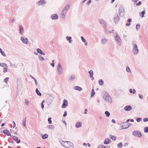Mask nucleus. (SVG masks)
I'll use <instances>...</instances> for the list:
<instances>
[{
    "label": "nucleus",
    "mask_w": 148,
    "mask_h": 148,
    "mask_svg": "<svg viewBox=\"0 0 148 148\" xmlns=\"http://www.w3.org/2000/svg\"><path fill=\"white\" fill-rule=\"evenodd\" d=\"M70 8V5H67L64 7L61 11L60 14L61 18L64 20H65L66 19V13Z\"/></svg>",
    "instance_id": "1"
},
{
    "label": "nucleus",
    "mask_w": 148,
    "mask_h": 148,
    "mask_svg": "<svg viewBox=\"0 0 148 148\" xmlns=\"http://www.w3.org/2000/svg\"><path fill=\"white\" fill-rule=\"evenodd\" d=\"M102 97L104 100L107 102L111 103L112 102V99L109 95L105 91H103L102 92Z\"/></svg>",
    "instance_id": "2"
},
{
    "label": "nucleus",
    "mask_w": 148,
    "mask_h": 148,
    "mask_svg": "<svg viewBox=\"0 0 148 148\" xmlns=\"http://www.w3.org/2000/svg\"><path fill=\"white\" fill-rule=\"evenodd\" d=\"M61 145L66 148H73V143L69 141H62L60 142Z\"/></svg>",
    "instance_id": "3"
},
{
    "label": "nucleus",
    "mask_w": 148,
    "mask_h": 148,
    "mask_svg": "<svg viewBox=\"0 0 148 148\" xmlns=\"http://www.w3.org/2000/svg\"><path fill=\"white\" fill-rule=\"evenodd\" d=\"M113 36L117 45L119 46H121L122 45V40L116 32H115Z\"/></svg>",
    "instance_id": "4"
},
{
    "label": "nucleus",
    "mask_w": 148,
    "mask_h": 148,
    "mask_svg": "<svg viewBox=\"0 0 148 148\" xmlns=\"http://www.w3.org/2000/svg\"><path fill=\"white\" fill-rule=\"evenodd\" d=\"M119 124L122 125L121 129L127 128L129 127L130 125H131L130 123L125 122L121 123Z\"/></svg>",
    "instance_id": "5"
},
{
    "label": "nucleus",
    "mask_w": 148,
    "mask_h": 148,
    "mask_svg": "<svg viewBox=\"0 0 148 148\" xmlns=\"http://www.w3.org/2000/svg\"><path fill=\"white\" fill-rule=\"evenodd\" d=\"M132 52L135 55L137 54L138 53L139 50L138 49L137 45L136 44H134L133 45Z\"/></svg>",
    "instance_id": "6"
},
{
    "label": "nucleus",
    "mask_w": 148,
    "mask_h": 148,
    "mask_svg": "<svg viewBox=\"0 0 148 148\" xmlns=\"http://www.w3.org/2000/svg\"><path fill=\"white\" fill-rule=\"evenodd\" d=\"M57 71L59 75H61L63 73V68L60 63H59L58 65Z\"/></svg>",
    "instance_id": "7"
},
{
    "label": "nucleus",
    "mask_w": 148,
    "mask_h": 148,
    "mask_svg": "<svg viewBox=\"0 0 148 148\" xmlns=\"http://www.w3.org/2000/svg\"><path fill=\"white\" fill-rule=\"evenodd\" d=\"M53 99V97L52 96H49L46 100L47 103L49 105L52 102Z\"/></svg>",
    "instance_id": "8"
},
{
    "label": "nucleus",
    "mask_w": 148,
    "mask_h": 148,
    "mask_svg": "<svg viewBox=\"0 0 148 148\" xmlns=\"http://www.w3.org/2000/svg\"><path fill=\"white\" fill-rule=\"evenodd\" d=\"M98 21L100 24L102 25L104 28L105 29V31H106V27H105L106 25V21L103 19H99Z\"/></svg>",
    "instance_id": "9"
},
{
    "label": "nucleus",
    "mask_w": 148,
    "mask_h": 148,
    "mask_svg": "<svg viewBox=\"0 0 148 148\" xmlns=\"http://www.w3.org/2000/svg\"><path fill=\"white\" fill-rule=\"evenodd\" d=\"M132 134L134 136H137L138 137H140L141 136V133L138 131H133L132 132Z\"/></svg>",
    "instance_id": "10"
},
{
    "label": "nucleus",
    "mask_w": 148,
    "mask_h": 148,
    "mask_svg": "<svg viewBox=\"0 0 148 148\" xmlns=\"http://www.w3.org/2000/svg\"><path fill=\"white\" fill-rule=\"evenodd\" d=\"M119 11V15L121 16H123L125 14V10L124 8L123 7H120Z\"/></svg>",
    "instance_id": "11"
},
{
    "label": "nucleus",
    "mask_w": 148,
    "mask_h": 148,
    "mask_svg": "<svg viewBox=\"0 0 148 148\" xmlns=\"http://www.w3.org/2000/svg\"><path fill=\"white\" fill-rule=\"evenodd\" d=\"M46 3V2L45 0H40L37 3V5L38 6H40L41 5H44Z\"/></svg>",
    "instance_id": "12"
},
{
    "label": "nucleus",
    "mask_w": 148,
    "mask_h": 148,
    "mask_svg": "<svg viewBox=\"0 0 148 148\" xmlns=\"http://www.w3.org/2000/svg\"><path fill=\"white\" fill-rule=\"evenodd\" d=\"M114 23L116 24H117L119 21V17L118 14H117L114 18Z\"/></svg>",
    "instance_id": "13"
},
{
    "label": "nucleus",
    "mask_w": 148,
    "mask_h": 148,
    "mask_svg": "<svg viewBox=\"0 0 148 148\" xmlns=\"http://www.w3.org/2000/svg\"><path fill=\"white\" fill-rule=\"evenodd\" d=\"M21 40L22 42L24 44H27L28 43V39L27 38H24L23 37H21Z\"/></svg>",
    "instance_id": "14"
},
{
    "label": "nucleus",
    "mask_w": 148,
    "mask_h": 148,
    "mask_svg": "<svg viewBox=\"0 0 148 148\" xmlns=\"http://www.w3.org/2000/svg\"><path fill=\"white\" fill-rule=\"evenodd\" d=\"M68 105V102L67 100L66 99L64 100L62 105V108H65Z\"/></svg>",
    "instance_id": "15"
},
{
    "label": "nucleus",
    "mask_w": 148,
    "mask_h": 148,
    "mask_svg": "<svg viewBox=\"0 0 148 148\" xmlns=\"http://www.w3.org/2000/svg\"><path fill=\"white\" fill-rule=\"evenodd\" d=\"M11 136V137L13 138V139L14 140L16 141V143H20V142H21L20 140H18V138L16 136H13V135H11V136Z\"/></svg>",
    "instance_id": "16"
},
{
    "label": "nucleus",
    "mask_w": 148,
    "mask_h": 148,
    "mask_svg": "<svg viewBox=\"0 0 148 148\" xmlns=\"http://www.w3.org/2000/svg\"><path fill=\"white\" fill-rule=\"evenodd\" d=\"M51 18L53 20L57 19L58 18V16L56 14H53L51 16Z\"/></svg>",
    "instance_id": "17"
},
{
    "label": "nucleus",
    "mask_w": 148,
    "mask_h": 148,
    "mask_svg": "<svg viewBox=\"0 0 148 148\" xmlns=\"http://www.w3.org/2000/svg\"><path fill=\"white\" fill-rule=\"evenodd\" d=\"M132 109V107L129 105H127L124 108V110L126 111H130Z\"/></svg>",
    "instance_id": "18"
},
{
    "label": "nucleus",
    "mask_w": 148,
    "mask_h": 148,
    "mask_svg": "<svg viewBox=\"0 0 148 148\" xmlns=\"http://www.w3.org/2000/svg\"><path fill=\"white\" fill-rule=\"evenodd\" d=\"M19 33L21 35L23 34L24 33V30L22 26L20 25L19 26Z\"/></svg>",
    "instance_id": "19"
},
{
    "label": "nucleus",
    "mask_w": 148,
    "mask_h": 148,
    "mask_svg": "<svg viewBox=\"0 0 148 148\" xmlns=\"http://www.w3.org/2000/svg\"><path fill=\"white\" fill-rule=\"evenodd\" d=\"M108 42L107 39L105 38L102 39L101 41V43L102 45H105Z\"/></svg>",
    "instance_id": "20"
},
{
    "label": "nucleus",
    "mask_w": 148,
    "mask_h": 148,
    "mask_svg": "<svg viewBox=\"0 0 148 148\" xmlns=\"http://www.w3.org/2000/svg\"><path fill=\"white\" fill-rule=\"evenodd\" d=\"M82 123L81 122H77L75 125V127L77 128H79L82 126Z\"/></svg>",
    "instance_id": "21"
},
{
    "label": "nucleus",
    "mask_w": 148,
    "mask_h": 148,
    "mask_svg": "<svg viewBox=\"0 0 148 148\" xmlns=\"http://www.w3.org/2000/svg\"><path fill=\"white\" fill-rule=\"evenodd\" d=\"M3 133L8 136H11V135L9 131L8 130H3Z\"/></svg>",
    "instance_id": "22"
},
{
    "label": "nucleus",
    "mask_w": 148,
    "mask_h": 148,
    "mask_svg": "<svg viewBox=\"0 0 148 148\" xmlns=\"http://www.w3.org/2000/svg\"><path fill=\"white\" fill-rule=\"evenodd\" d=\"M37 52L40 54H41V55H45V53L44 52H43L42 50L40 49H39V48H38L37 49Z\"/></svg>",
    "instance_id": "23"
},
{
    "label": "nucleus",
    "mask_w": 148,
    "mask_h": 148,
    "mask_svg": "<svg viewBox=\"0 0 148 148\" xmlns=\"http://www.w3.org/2000/svg\"><path fill=\"white\" fill-rule=\"evenodd\" d=\"M67 40L69 41V43H71L72 42V37L71 36H67L66 38Z\"/></svg>",
    "instance_id": "24"
},
{
    "label": "nucleus",
    "mask_w": 148,
    "mask_h": 148,
    "mask_svg": "<svg viewBox=\"0 0 148 148\" xmlns=\"http://www.w3.org/2000/svg\"><path fill=\"white\" fill-rule=\"evenodd\" d=\"M74 89L79 91H81L82 90V88L81 87L78 86H75L74 87Z\"/></svg>",
    "instance_id": "25"
},
{
    "label": "nucleus",
    "mask_w": 148,
    "mask_h": 148,
    "mask_svg": "<svg viewBox=\"0 0 148 148\" xmlns=\"http://www.w3.org/2000/svg\"><path fill=\"white\" fill-rule=\"evenodd\" d=\"M75 79V75H72L69 78V80L70 81H73Z\"/></svg>",
    "instance_id": "26"
},
{
    "label": "nucleus",
    "mask_w": 148,
    "mask_h": 148,
    "mask_svg": "<svg viewBox=\"0 0 148 148\" xmlns=\"http://www.w3.org/2000/svg\"><path fill=\"white\" fill-rule=\"evenodd\" d=\"M110 141V140L108 138L105 139L104 143L105 144H108L109 143Z\"/></svg>",
    "instance_id": "27"
},
{
    "label": "nucleus",
    "mask_w": 148,
    "mask_h": 148,
    "mask_svg": "<svg viewBox=\"0 0 148 148\" xmlns=\"http://www.w3.org/2000/svg\"><path fill=\"white\" fill-rule=\"evenodd\" d=\"M26 117L25 118V119H24L23 120V122H22V124L23 125V126L25 127H26Z\"/></svg>",
    "instance_id": "28"
},
{
    "label": "nucleus",
    "mask_w": 148,
    "mask_h": 148,
    "mask_svg": "<svg viewBox=\"0 0 148 148\" xmlns=\"http://www.w3.org/2000/svg\"><path fill=\"white\" fill-rule=\"evenodd\" d=\"M145 10H144L142 12L140 13V16L143 18L144 16V14H145Z\"/></svg>",
    "instance_id": "29"
},
{
    "label": "nucleus",
    "mask_w": 148,
    "mask_h": 148,
    "mask_svg": "<svg viewBox=\"0 0 148 148\" xmlns=\"http://www.w3.org/2000/svg\"><path fill=\"white\" fill-rule=\"evenodd\" d=\"M36 92L37 94L39 96H41V93L38 90V88H36Z\"/></svg>",
    "instance_id": "30"
},
{
    "label": "nucleus",
    "mask_w": 148,
    "mask_h": 148,
    "mask_svg": "<svg viewBox=\"0 0 148 148\" xmlns=\"http://www.w3.org/2000/svg\"><path fill=\"white\" fill-rule=\"evenodd\" d=\"M48 135L47 134H45L42 136V138L43 139H45L47 138L48 137Z\"/></svg>",
    "instance_id": "31"
},
{
    "label": "nucleus",
    "mask_w": 148,
    "mask_h": 148,
    "mask_svg": "<svg viewBox=\"0 0 148 148\" xmlns=\"http://www.w3.org/2000/svg\"><path fill=\"white\" fill-rule=\"evenodd\" d=\"M95 94V92H94V90L93 89H92L91 90V93L90 95V97H93Z\"/></svg>",
    "instance_id": "32"
},
{
    "label": "nucleus",
    "mask_w": 148,
    "mask_h": 148,
    "mask_svg": "<svg viewBox=\"0 0 148 148\" xmlns=\"http://www.w3.org/2000/svg\"><path fill=\"white\" fill-rule=\"evenodd\" d=\"M99 85H103V82L102 80L100 79L99 81Z\"/></svg>",
    "instance_id": "33"
},
{
    "label": "nucleus",
    "mask_w": 148,
    "mask_h": 148,
    "mask_svg": "<svg viewBox=\"0 0 148 148\" xmlns=\"http://www.w3.org/2000/svg\"><path fill=\"white\" fill-rule=\"evenodd\" d=\"M89 73L90 74V77H92L93 76V72L92 70H90V71H89Z\"/></svg>",
    "instance_id": "34"
},
{
    "label": "nucleus",
    "mask_w": 148,
    "mask_h": 148,
    "mask_svg": "<svg viewBox=\"0 0 148 148\" xmlns=\"http://www.w3.org/2000/svg\"><path fill=\"white\" fill-rule=\"evenodd\" d=\"M105 114L107 117H109L110 116V112L108 111H106L105 112Z\"/></svg>",
    "instance_id": "35"
},
{
    "label": "nucleus",
    "mask_w": 148,
    "mask_h": 148,
    "mask_svg": "<svg viewBox=\"0 0 148 148\" xmlns=\"http://www.w3.org/2000/svg\"><path fill=\"white\" fill-rule=\"evenodd\" d=\"M54 128V127L52 125H50L49 126V128L50 130H53Z\"/></svg>",
    "instance_id": "36"
},
{
    "label": "nucleus",
    "mask_w": 148,
    "mask_h": 148,
    "mask_svg": "<svg viewBox=\"0 0 148 148\" xmlns=\"http://www.w3.org/2000/svg\"><path fill=\"white\" fill-rule=\"evenodd\" d=\"M0 52L1 53V54L4 56H5L6 55L5 53L2 51L1 49L0 48Z\"/></svg>",
    "instance_id": "37"
},
{
    "label": "nucleus",
    "mask_w": 148,
    "mask_h": 148,
    "mask_svg": "<svg viewBox=\"0 0 148 148\" xmlns=\"http://www.w3.org/2000/svg\"><path fill=\"white\" fill-rule=\"evenodd\" d=\"M110 138L114 140H115L116 139V137L114 136H112L111 135L110 136Z\"/></svg>",
    "instance_id": "38"
},
{
    "label": "nucleus",
    "mask_w": 148,
    "mask_h": 148,
    "mask_svg": "<svg viewBox=\"0 0 148 148\" xmlns=\"http://www.w3.org/2000/svg\"><path fill=\"white\" fill-rule=\"evenodd\" d=\"M38 58L40 61H42L45 60V59L43 58L41 56H38Z\"/></svg>",
    "instance_id": "39"
},
{
    "label": "nucleus",
    "mask_w": 148,
    "mask_h": 148,
    "mask_svg": "<svg viewBox=\"0 0 148 148\" xmlns=\"http://www.w3.org/2000/svg\"><path fill=\"white\" fill-rule=\"evenodd\" d=\"M25 102L27 106H29V101L27 99H25Z\"/></svg>",
    "instance_id": "40"
},
{
    "label": "nucleus",
    "mask_w": 148,
    "mask_h": 148,
    "mask_svg": "<svg viewBox=\"0 0 148 148\" xmlns=\"http://www.w3.org/2000/svg\"><path fill=\"white\" fill-rule=\"evenodd\" d=\"M140 27V25L139 24H137L136 25V28L138 30L139 28Z\"/></svg>",
    "instance_id": "41"
},
{
    "label": "nucleus",
    "mask_w": 148,
    "mask_h": 148,
    "mask_svg": "<svg viewBox=\"0 0 148 148\" xmlns=\"http://www.w3.org/2000/svg\"><path fill=\"white\" fill-rule=\"evenodd\" d=\"M122 146V143H119L117 145V147L119 148H121Z\"/></svg>",
    "instance_id": "42"
},
{
    "label": "nucleus",
    "mask_w": 148,
    "mask_h": 148,
    "mask_svg": "<svg viewBox=\"0 0 148 148\" xmlns=\"http://www.w3.org/2000/svg\"><path fill=\"white\" fill-rule=\"evenodd\" d=\"M126 71L127 72H130V73H131V71H130V68L129 67H127L126 68Z\"/></svg>",
    "instance_id": "43"
},
{
    "label": "nucleus",
    "mask_w": 148,
    "mask_h": 148,
    "mask_svg": "<svg viewBox=\"0 0 148 148\" xmlns=\"http://www.w3.org/2000/svg\"><path fill=\"white\" fill-rule=\"evenodd\" d=\"M144 132L145 133L148 132V127L145 128Z\"/></svg>",
    "instance_id": "44"
},
{
    "label": "nucleus",
    "mask_w": 148,
    "mask_h": 148,
    "mask_svg": "<svg viewBox=\"0 0 148 148\" xmlns=\"http://www.w3.org/2000/svg\"><path fill=\"white\" fill-rule=\"evenodd\" d=\"M10 66L12 68H14L15 66V64H13L11 62H10Z\"/></svg>",
    "instance_id": "45"
},
{
    "label": "nucleus",
    "mask_w": 148,
    "mask_h": 148,
    "mask_svg": "<svg viewBox=\"0 0 148 148\" xmlns=\"http://www.w3.org/2000/svg\"><path fill=\"white\" fill-rule=\"evenodd\" d=\"M98 148H105V146L104 145H100L98 146Z\"/></svg>",
    "instance_id": "46"
},
{
    "label": "nucleus",
    "mask_w": 148,
    "mask_h": 148,
    "mask_svg": "<svg viewBox=\"0 0 148 148\" xmlns=\"http://www.w3.org/2000/svg\"><path fill=\"white\" fill-rule=\"evenodd\" d=\"M8 71V68H3V72L4 73H5L7 72Z\"/></svg>",
    "instance_id": "47"
},
{
    "label": "nucleus",
    "mask_w": 148,
    "mask_h": 148,
    "mask_svg": "<svg viewBox=\"0 0 148 148\" xmlns=\"http://www.w3.org/2000/svg\"><path fill=\"white\" fill-rule=\"evenodd\" d=\"M8 79L9 78L8 77H6L4 79V82L7 83L8 80Z\"/></svg>",
    "instance_id": "48"
},
{
    "label": "nucleus",
    "mask_w": 148,
    "mask_h": 148,
    "mask_svg": "<svg viewBox=\"0 0 148 148\" xmlns=\"http://www.w3.org/2000/svg\"><path fill=\"white\" fill-rule=\"evenodd\" d=\"M51 117H50L49 118H48V121L49 122V124H51V123H52V121H51Z\"/></svg>",
    "instance_id": "49"
},
{
    "label": "nucleus",
    "mask_w": 148,
    "mask_h": 148,
    "mask_svg": "<svg viewBox=\"0 0 148 148\" xmlns=\"http://www.w3.org/2000/svg\"><path fill=\"white\" fill-rule=\"evenodd\" d=\"M139 98L141 99H142L143 98V96L141 94H139L138 95Z\"/></svg>",
    "instance_id": "50"
},
{
    "label": "nucleus",
    "mask_w": 148,
    "mask_h": 148,
    "mask_svg": "<svg viewBox=\"0 0 148 148\" xmlns=\"http://www.w3.org/2000/svg\"><path fill=\"white\" fill-rule=\"evenodd\" d=\"M81 39L82 41L83 42H84L86 41V40L84 38L83 36H81Z\"/></svg>",
    "instance_id": "51"
},
{
    "label": "nucleus",
    "mask_w": 148,
    "mask_h": 148,
    "mask_svg": "<svg viewBox=\"0 0 148 148\" xmlns=\"http://www.w3.org/2000/svg\"><path fill=\"white\" fill-rule=\"evenodd\" d=\"M142 119L141 118H138L137 119H136V121L137 122H139L140 121H141Z\"/></svg>",
    "instance_id": "52"
},
{
    "label": "nucleus",
    "mask_w": 148,
    "mask_h": 148,
    "mask_svg": "<svg viewBox=\"0 0 148 148\" xmlns=\"http://www.w3.org/2000/svg\"><path fill=\"white\" fill-rule=\"evenodd\" d=\"M91 0H89L87 2L86 4L87 5H89L91 3Z\"/></svg>",
    "instance_id": "53"
},
{
    "label": "nucleus",
    "mask_w": 148,
    "mask_h": 148,
    "mask_svg": "<svg viewBox=\"0 0 148 148\" xmlns=\"http://www.w3.org/2000/svg\"><path fill=\"white\" fill-rule=\"evenodd\" d=\"M141 4V2L140 1H139L138 3H136V6H139Z\"/></svg>",
    "instance_id": "54"
},
{
    "label": "nucleus",
    "mask_w": 148,
    "mask_h": 148,
    "mask_svg": "<svg viewBox=\"0 0 148 148\" xmlns=\"http://www.w3.org/2000/svg\"><path fill=\"white\" fill-rule=\"evenodd\" d=\"M143 121L146 122L148 121V118H145L143 119Z\"/></svg>",
    "instance_id": "55"
},
{
    "label": "nucleus",
    "mask_w": 148,
    "mask_h": 148,
    "mask_svg": "<svg viewBox=\"0 0 148 148\" xmlns=\"http://www.w3.org/2000/svg\"><path fill=\"white\" fill-rule=\"evenodd\" d=\"M67 112L66 111L64 112V113L63 116V117H65L67 115Z\"/></svg>",
    "instance_id": "56"
},
{
    "label": "nucleus",
    "mask_w": 148,
    "mask_h": 148,
    "mask_svg": "<svg viewBox=\"0 0 148 148\" xmlns=\"http://www.w3.org/2000/svg\"><path fill=\"white\" fill-rule=\"evenodd\" d=\"M7 65V64L5 63H1V66H5V65Z\"/></svg>",
    "instance_id": "57"
},
{
    "label": "nucleus",
    "mask_w": 148,
    "mask_h": 148,
    "mask_svg": "<svg viewBox=\"0 0 148 148\" xmlns=\"http://www.w3.org/2000/svg\"><path fill=\"white\" fill-rule=\"evenodd\" d=\"M34 82H35V83L36 84V85H38V83L36 80V79H34Z\"/></svg>",
    "instance_id": "58"
},
{
    "label": "nucleus",
    "mask_w": 148,
    "mask_h": 148,
    "mask_svg": "<svg viewBox=\"0 0 148 148\" xmlns=\"http://www.w3.org/2000/svg\"><path fill=\"white\" fill-rule=\"evenodd\" d=\"M12 123H13V128H14L15 127L16 124H15V122L14 121H13Z\"/></svg>",
    "instance_id": "59"
},
{
    "label": "nucleus",
    "mask_w": 148,
    "mask_h": 148,
    "mask_svg": "<svg viewBox=\"0 0 148 148\" xmlns=\"http://www.w3.org/2000/svg\"><path fill=\"white\" fill-rule=\"evenodd\" d=\"M133 92V94H135V93H136V90L135 89H133V92Z\"/></svg>",
    "instance_id": "60"
},
{
    "label": "nucleus",
    "mask_w": 148,
    "mask_h": 148,
    "mask_svg": "<svg viewBox=\"0 0 148 148\" xmlns=\"http://www.w3.org/2000/svg\"><path fill=\"white\" fill-rule=\"evenodd\" d=\"M132 21V20L130 18H128V20H127V22L129 23H130L131 22V21Z\"/></svg>",
    "instance_id": "61"
},
{
    "label": "nucleus",
    "mask_w": 148,
    "mask_h": 148,
    "mask_svg": "<svg viewBox=\"0 0 148 148\" xmlns=\"http://www.w3.org/2000/svg\"><path fill=\"white\" fill-rule=\"evenodd\" d=\"M87 110L86 109H85V111L84 113L85 114H87Z\"/></svg>",
    "instance_id": "62"
},
{
    "label": "nucleus",
    "mask_w": 148,
    "mask_h": 148,
    "mask_svg": "<svg viewBox=\"0 0 148 148\" xmlns=\"http://www.w3.org/2000/svg\"><path fill=\"white\" fill-rule=\"evenodd\" d=\"M129 92L130 93H132L133 92L132 90V88H130L129 90Z\"/></svg>",
    "instance_id": "63"
},
{
    "label": "nucleus",
    "mask_w": 148,
    "mask_h": 148,
    "mask_svg": "<svg viewBox=\"0 0 148 148\" xmlns=\"http://www.w3.org/2000/svg\"><path fill=\"white\" fill-rule=\"evenodd\" d=\"M51 65L53 67H54L55 65L54 63H52L51 64Z\"/></svg>",
    "instance_id": "64"
}]
</instances>
